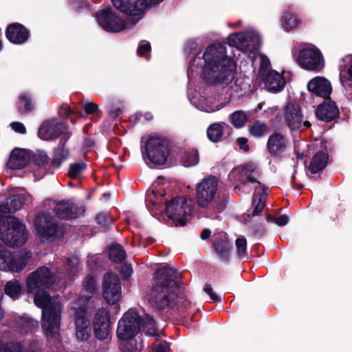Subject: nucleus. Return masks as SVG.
Returning a JSON list of instances; mask_svg holds the SVG:
<instances>
[{
	"label": "nucleus",
	"mask_w": 352,
	"mask_h": 352,
	"mask_svg": "<svg viewBox=\"0 0 352 352\" xmlns=\"http://www.w3.org/2000/svg\"><path fill=\"white\" fill-rule=\"evenodd\" d=\"M178 272L170 267L158 269L154 274L155 284L147 292L149 305L156 311L168 312L177 309L186 316L190 302L178 297L180 285Z\"/></svg>",
	"instance_id": "f257e3e1"
},
{
	"label": "nucleus",
	"mask_w": 352,
	"mask_h": 352,
	"mask_svg": "<svg viewBox=\"0 0 352 352\" xmlns=\"http://www.w3.org/2000/svg\"><path fill=\"white\" fill-rule=\"evenodd\" d=\"M226 53V47L219 43L211 44L206 49L202 56L205 63L203 76L207 83L228 85L234 80L236 74V63Z\"/></svg>",
	"instance_id": "f03ea898"
},
{
	"label": "nucleus",
	"mask_w": 352,
	"mask_h": 352,
	"mask_svg": "<svg viewBox=\"0 0 352 352\" xmlns=\"http://www.w3.org/2000/svg\"><path fill=\"white\" fill-rule=\"evenodd\" d=\"M48 289L35 290L34 302L42 309L41 328L47 342L55 344L60 341V320L63 304L51 298Z\"/></svg>",
	"instance_id": "7ed1b4c3"
},
{
	"label": "nucleus",
	"mask_w": 352,
	"mask_h": 352,
	"mask_svg": "<svg viewBox=\"0 0 352 352\" xmlns=\"http://www.w3.org/2000/svg\"><path fill=\"white\" fill-rule=\"evenodd\" d=\"M218 179L215 176L210 175L204 178L196 186V199L197 205L206 208L207 218L218 219L219 214L227 207L229 195L228 192L218 193Z\"/></svg>",
	"instance_id": "20e7f679"
},
{
	"label": "nucleus",
	"mask_w": 352,
	"mask_h": 352,
	"mask_svg": "<svg viewBox=\"0 0 352 352\" xmlns=\"http://www.w3.org/2000/svg\"><path fill=\"white\" fill-rule=\"evenodd\" d=\"M0 239L10 248L22 246L28 239L25 224L14 216H0Z\"/></svg>",
	"instance_id": "39448f33"
},
{
	"label": "nucleus",
	"mask_w": 352,
	"mask_h": 352,
	"mask_svg": "<svg viewBox=\"0 0 352 352\" xmlns=\"http://www.w3.org/2000/svg\"><path fill=\"white\" fill-rule=\"evenodd\" d=\"M141 150L144 157L154 164L162 165L167 161L171 146L170 142L165 139L150 137L144 144L141 141Z\"/></svg>",
	"instance_id": "423d86ee"
},
{
	"label": "nucleus",
	"mask_w": 352,
	"mask_h": 352,
	"mask_svg": "<svg viewBox=\"0 0 352 352\" xmlns=\"http://www.w3.org/2000/svg\"><path fill=\"white\" fill-rule=\"evenodd\" d=\"M190 201L184 197H175L164 203L167 217L175 226H185L188 217H191L192 206Z\"/></svg>",
	"instance_id": "0eeeda50"
},
{
	"label": "nucleus",
	"mask_w": 352,
	"mask_h": 352,
	"mask_svg": "<svg viewBox=\"0 0 352 352\" xmlns=\"http://www.w3.org/2000/svg\"><path fill=\"white\" fill-rule=\"evenodd\" d=\"M141 330L140 316L135 309H129L120 319L116 334L124 342L137 340L135 336Z\"/></svg>",
	"instance_id": "6e6552de"
},
{
	"label": "nucleus",
	"mask_w": 352,
	"mask_h": 352,
	"mask_svg": "<svg viewBox=\"0 0 352 352\" xmlns=\"http://www.w3.org/2000/svg\"><path fill=\"white\" fill-rule=\"evenodd\" d=\"M34 227L41 238L50 242L63 237L65 233L63 226L60 225L52 216L45 212L36 217Z\"/></svg>",
	"instance_id": "1a4fd4ad"
},
{
	"label": "nucleus",
	"mask_w": 352,
	"mask_h": 352,
	"mask_svg": "<svg viewBox=\"0 0 352 352\" xmlns=\"http://www.w3.org/2000/svg\"><path fill=\"white\" fill-rule=\"evenodd\" d=\"M55 283V274L49 267L41 266L31 272L27 277V292L33 293L38 289H50Z\"/></svg>",
	"instance_id": "9d476101"
},
{
	"label": "nucleus",
	"mask_w": 352,
	"mask_h": 352,
	"mask_svg": "<svg viewBox=\"0 0 352 352\" xmlns=\"http://www.w3.org/2000/svg\"><path fill=\"white\" fill-rule=\"evenodd\" d=\"M164 0H111L113 6L120 12L137 17V21L142 18L145 10L151 6H155Z\"/></svg>",
	"instance_id": "9b49d317"
},
{
	"label": "nucleus",
	"mask_w": 352,
	"mask_h": 352,
	"mask_svg": "<svg viewBox=\"0 0 352 352\" xmlns=\"http://www.w3.org/2000/svg\"><path fill=\"white\" fill-rule=\"evenodd\" d=\"M95 17L100 26L109 32H120L126 27L125 21L110 6L96 12Z\"/></svg>",
	"instance_id": "f8f14e48"
},
{
	"label": "nucleus",
	"mask_w": 352,
	"mask_h": 352,
	"mask_svg": "<svg viewBox=\"0 0 352 352\" xmlns=\"http://www.w3.org/2000/svg\"><path fill=\"white\" fill-rule=\"evenodd\" d=\"M102 296L109 305H117L122 298V284L120 277L113 272L104 274Z\"/></svg>",
	"instance_id": "ddd939ff"
},
{
	"label": "nucleus",
	"mask_w": 352,
	"mask_h": 352,
	"mask_svg": "<svg viewBox=\"0 0 352 352\" xmlns=\"http://www.w3.org/2000/svg\"><path fill=\"white\" fill-rule=\"evenodd\" d=\"M296 61L302 68L308 71L318 72L323 68V56L318 48L303 47L296 56Z\"/></svg>",
	"instance_id": "4468645a"
},
{
	"label": "nucleus",
	"mask_w": 352,
	"mask_h": 352,
	"mask_svg": "<svg viewBox=\"0 0 352 352\" xmlns=\"http://www.w3.org/2000/svg\"><path fill=\"white\" fill-rule=\"evenodd\" d=\"M85 307L79 306L74 309V320L76 329V336L80 341H86L91 336V327L87 318Z\"/></svg>",
	"instance_id": "2eb2a0df"
},
{
	"label": "nucleus",
	"mask_w": 352,
	"mask_h": 352,
	"mask_svg": "<svg viewBox=\"0 0 352 352\" xmlns=\"http://www.w3.org/2000/svg\"><path fill=\"white\" fill-rule=\"evenodd\" d=\"M289 144V140L285 135L274 131L269 136L266 146L272 158L280 160L285 155Z\"/></svg>",
	"instance_id": "dca6fc26"
},
{
	"label": "nucleus",
	"mask_w": 352,
	"mask_h": 352,
	"mask_svg": "<svg viewBox=\"0 0 352 352\" xmlns=\"http://www.w3.org/2000/svg\"><path fill=\"white\" fill-rule=\"evenodd\" d=\"M110 315L107 309H99L93 320V328L96 338L100 341L107 339L110 333Z\"/></svg>",
	"instance_id": "f3484780"
},
{
	"label": "nucleus",
	"mask_w": 352,
	"mask_h": 352,
	"mask_svg": "<svg viewBox=\"0 0 352 352\" xmlns=\"http://www.w3.org/2000/svg\"><path fill=\"white\" fill-rule=\"evenodd\" d=\"M284 120L291 131H298L302 125L303 114L299 103L289 102L283 109Z\"/></svg>",
	"instance_id": "a211bd4d"
},
{
	"label": "nucleus",
	"mask_w": 352,
	"mask_h": 352,
	"mask_svg": "<svg viewBox=\"0 0 352 352\" xmlns=\"http://www.w3.org/2000/svg\"><path fill=\"white\" fill-rule=\"evenodd\" d=\"M56 216L63 220L74 219L85 212L84 207H79L72 200L60 201L56 203L54 209Z\"/></svg>",
	"instance_id": "6ab92c4d"
},
{
	"label": "nucleus",
	"mask_w": 352,
	"mask_h": 352,
	"mask_svg": "<svg viewBox=\"0 0 352 352\" xmlns=\"http://www.w3.org/2000/svg\"><path fill=\"white\" fill-rule=\"evenodd\" d=\"M315 113L318 120L328 123L339 118L340 110L336 102L328 98L318 105Z\"/></svg>",
	"instance_id": "aec40b11"
},
{
	"label": "nucleus",
	"mask_w": 352,
	"mask_h": 352,
	"mask_svg": "<svg viewBox=\"0 0 352 352\" xmlns=\"http://www.w3.org/2000/svg\"><path fill=\"white\" fill-rule=\"evenodd\" d=\"M307 89L314 95L327 99L332 92L330 81L324 77L316 76L311 79L307 85Z\"/></svg>",
	"instance_id": "412c9836"
},
{
	"label": "nucleus",
	"mask_w": 352,
	"mask_h": 352,
	"mask_svg": "<svg viewBox=\"0 0 352 352\" xmlns=\"http://www.w3.org/2000/svg\"><path fill=\"white\" fill-rule=\"evenodd\" d=\"M6 37L10 43L21 45L28 40L30 31L21 23H10L6 28Z\"/></svg>",
	"instance_id": "4be33fe9"
},
{
	"label": "nucleus",
	"mask_w": 352,
	"mask_h": 352,
	"mask_svg": "<svg viewBox=\"0 0 352 352\" xmlns=\"http://www.w3.org/2000/svg\"><path fill=\"white\" fill-rule=\"evenodd\" d=\"M30 162V155L26 150L19 148H14L10 155L7 166L12 170L25 168Z\"/></svg>",
	"instance_id": "5701e85b"
},
{
	"label": "nucleus",
	"mask_w": 352,
	"mask_h": 352,
	"mask_svg": "<svg viewBox=\"0 0 352 352\" xmlns=\"http://www.w3.org/2000/svg\"><path fill=\"white\" fill-rule=\"evenodd\" d=\"M26 201V196L16 194L6 198L0 204V212L3 214L14 213L19 210Z\"/></svg>",
	"instance_id": "b1692460"
},
{
	"label": "nucleus",
	"mask_w": 352,
	"mask_h": 352,
	"mask_svg": "<svg viewBox=\"0 0 352 352\" xmlns=\"http://www.w3.org/2000/svg\"><path fill=\"white\" fill-rule=\"evenodd\" d=\"M212 245L215 253L223 262L226 263L230 260L232 245L226 235L216 236Z\"/></svg>",
	"instance_id": "393cba45"
},
{
	"label": "nucleus",
	"mask_w": 352,
	"mask_h": 352,
	"mask_svg": "<svg viewBox=\"0 0 352 352\" xmlns=\"http://www.w3.org/2000/svg\"><path fill=\"white\" fill-rule=\"evenodd\" d=\"M262 79L266 89L274 93L283 90L286 84L283 76L274 70L269 71Z\"/></svg>",
	"instance_id": "a878e982"
},
{
	"label": "nucleus",
	"mask_w": 352,
	"mask_h": 352,
	"mask_svg": "<svg viewBox=\"0 0 352 352\" xmlns=\"http://www.w3.org/2000/svg\"><path fill=\"white\" fill-rule=\"evenodd\" d=\"M329 155L327 151H319L313 156L309 166L312 174H316L324 169L328 164Z\"/></svg>",
	"instance_id": "bb28decb"
},
{
	"label": "nucleus",
	"mask_w": 352,
	"mask_h": 352,
	"mask_svg": "<svg viewBox=\"0 0 352 352\" xmlns=\"http://www.w3.org/2000/svg\"><path fill=\"white\" fill-rule=\"evenodd\" d=\"M52 140L60 138V145H66L67 142L71 137V133L68 131L66 124L62 122L52 123L51 129Z\"/></svg>",
	"instance_id": "cd10ccee"
},
{
	"label": "nucleus",
	"mask_w": 352,
	"mask_h": 352,
	"mask_svg": "<svg viewBox=\"0 0 352 352\" xmlns=\"http://www.w3.org/2000/svg\"><path fill=\"white\" fill-rule=\"evenodd\" d=\"M30 252H21L19 254L10 256L8 269L12 272H19L27 265L28 259L31 257Z\"/></svg>",
	"instance_id": "c85d7f7f"
},
{
	"label": "nucleus",
	"mask_w": 352,
	"mask_h": 352,
	"mask_svg": "<svg viewBox=\"0 0 352 352\" xmlns=\"http://www.w3.org/2000/svg\"><path fill=\"white\" fill-rule=\"evenodd\" d=\"M69 149L65 148V145L62 146L58 143V146L54 148L51 166L54 168H58L69 158Z\"/></svg>",
	"instance_id": "c756f323"
},
{
	"label": "nucleus",
	"mask_w": 352,
	"mask_h": 352,
	"mask_svg": "<svg viewBox=\"0 0 352 352\" xmlns=\"http://www.w3.org/2000/svg\"><path fill=\"white\" fill-rule=\"evenodd\" d=\"M254 168L252 165L245 164L241 167V171L239 175L237 181L242 185L245 186L247 183L258 184L261 185V182L252 176Z\"/></svg>",
	"instance_id": "7c9ffc66"
},
{
	"label": "nucleus",
	"mask_w": 352,
	"mask_h": 352,
	"mask_svg": "<svg viewBox=\"0 0 352 352\" xmlns=\"http://www.w3.org/2000/svg\"><path fill=\"white\" fill-rule=\"evenodd\" d=\"M242 34L244 38V45L242 47H247L250 50H257L260 47L261 41L257 33L253 31H247L242 32Z\"/></svg>",
	"instance_id": "2f4dec72"
},
{
	"label": "nucleus",
	"mask_w": 352,
	"mask_h": 352,
	"mask_svg": "<svg viewBox=\"0 0 352 352\" xmlns=\"http://www.w3.org/2000/svg\"><path fill=\"white\" fill-rule=\"evenodd\" d=\"M199 152L195 148L185 150L180 156V162L185 167H191L199 163Z\"/></svg>",
	"instance_id": "473e14b6"
},
{
	"label": "nucleus",
	"mask_w": 352,
	"mask_h": 352,
	"mask_svg": "<svg viewBox=\"0 0 352 352\" xmlns=\"http://www.w3.org/2000/svg\"><path fill=\"white\" fill-rule=\"evenodd\" d=\"M17 108L19 113L22 115L30 113L34 108L30 95L27 93L21 94L19 97Z\"/></svg>",
	"instance_id": "72a5a7b5"
},
{
	"label": "nucleus",
	"mask_w": 352,
	"mask_h": 352,
	"mask_svg": "<svg viewBox=\"0 0 352 352\" xmlns=\"http://www.w3.org/2000/svg\"><path fill=\"white\" fill-rule=\"evenodd\" d=\"M141 320V330L145 334L151 336L159 337L157 329L156 328V323L153 317L149 316L148 314L145 317L140 316Z\"/></svg>",
	"instance_id": "f704fd0d"
},
{
	"label": "nucleus",
	"mask_w": 352,
	"mask_h": 352,
	"mask_svg": "<svg viewBox=\"0 0 352 352\" xmlns=\"http://www.w3.org/2000/svg\"><path fill=\"white\" fill-rule=\"evenodd\" d=\"M4 293L13 300L18 299L22 294V287L19 280L12 279L4 286Z\"/></svg>",
	"instance_id": "c9c22d12"
},
{
	"label": "nucleus",
	"mask_w": 352,
	"mask_h": 352,
	"mask_svg": "<svg viewBox=\"0 0 352 352\" xmlns=\"http://www.w3.org/2000/svg\"><path fill=\"white\" fill-rule=\"evenodd\" d=\"M223 126L221 122H215L210 124L207 129V136L212 142H219L222 140Z\"/></svg>",
	"instance_id": "e433bc0d"
},
{
	"label": "nucleus",
	"mask_w": 352,
	"mask_h": 352,
	"mask_svg": "<svg viewBox=\"0 0 352 352\" xmlns=\"http://www.w3.org/2000/svg\"><path fill=\"white\" fill-rule=\"evenodd\" d=\"M270 131V127L263 122L260 120L255 121L250 126L248 132L250 135L256 138H261L265 136Z\"/></svg>",
	"instance_id": "4c0bfd02"
},
{
	"label": "nucleus",
	"mask_w": 352,
	"mask_h": 352,
	"mask_svg": "<svg viewBox=\"0 0 352 352\" xmlns=\"http://www.w3.org/2000/svg\"><path fill=\"white\" fill-rule=\"evenodd\" d=\"M126 252L119 244H113L109 247L108 257L116 263H120L126 258Z\"/></svg>",
	"instance_id": "58836bf2"
},
{
	"label": "nucleus",
	"mask_w": 352,
	"mask_h": 352,
	"mask_svg": "<svg viewBox=\"0 0 352 352\" xmlns=\"http://www.w3.org/2000/svg\"><path fill=\"white\" fill-rule=\"evenodd\" d=\"M229 120L236 129H241L248 122V116L244 111L237 110L230 114Z\"/></svg>",
	"instance_id": "ea45409f"
},
{
	"label": "nucleus",
	"mask_w": 352,
	"mask_h": 352,
	"mask_svg": "<svg viewBox=\"0 0 352 352\" xmlns=\"http://www.w3.org/2000/svg\"><path fill=\"white\" fill-rule=\"evenodd\" d=\"M300 22L298 16L289 11L285 12L282 16L283 25L287 31L296 28Z\"/></svg>",
	"instance_id": "a19ab883"
},
{
	"label": "nucleus",
	"mask_w": 352,
	"mask_h": 352,
	"mask_svg": "<svg viewBox=\"0 0 352 352\" xmlns=\"http://www.w3.org/2000/svg\"><path fill=\"white\" fill-rule=\"evenodd\" d=\"M87 168V164L84 162L71 164L68 168V176L72 179H80Z\"/></svg>",
	"instance_id": "79ce46f5"
},
{
	"label": "nucleus",
	"mask_w": 352,
	"mask_h": 352,
	"mask_svg": "<svg viewBox=\"0 0 352 352\" xmlns=\"http://www.w3.org/2000/svg\"><path fill=\"white\" fill-rule=\"evenodd\" d=\"M144 348L142 340L138 342L137 340L124 342L120 345V352H140Z\"/></svg>",
	"instance_id": "37998d69"
},
{
	"label": "nucleus",
	"mask_w": 352,
	"mask_h": 352,
	"mask_svg": "<svg viewBox=\"0 0 352 352\" xmlns=\"http://www.w3.org/2000/svg\"><path fill=\"white\" fill-rule=\"evenodd\" d=\"M21 331L25 333L36 331L39 327L38 321L32 318L23 317L20 321Z\"/></svg>",
	"instance_id": "c03bdc74"
},
{
	"label": "nucleus",
	"mask_w": 352,
	"mask_h": 352,
	"mask_svg": "<svg viewBox=\"0 0 352 352\" xmlns=\"http://www.w3.org/2000/svg\"><path fill=\"white\" fill-rule=\"evenodd\" d=\"M49 160L50 158L46 152L43 151H38L34 153L32 156V164L38 168H45V167L48 165Z\"/></svg>",
	"instance_id": "a18cd8bd"
},
{
	"label": "nucleus",
	"mask_w": 352,
	"mask_h": 352,
	"mask_svg": "<svg viewBox=\"0 0 352 352\" xmlns=\"http://www.w3.org/2000/svg\"><path fill=\"white\" fill-rule=\"evenodd\" d=\"M237 256L240 259L247 257V241L243 236L239 237L235 241Z\"/></svg>",
	"instance_id": "49530a36"
},
{
	"label": "nucleus",
	"mask_w": 352,
	"mask_h": 352,
	"mask_svg": "<svg viewBox=\"0 0 352 352\" xmlns=\"http://www.w3.org/2000/svg\"><path fill=\"white\" fill-rule=\"evenodd\" d=\"M51 129V122L48 121L43 122L38 129V138L43 140H52Z\"/></svg>",
	"instance_id": "de8ad7c7"
},
{
	"label": "nucleus",
	"mask_w": 352,
	"mask_h": 352,
	"mask_svg": "<svg viewBox=\"0 0 352 352\" xmlns=\"http://www.w3.org/2000/svg\"><path fill=\"white\" fill-rule=\"evenodd\" d=\"M83 287L86 292L91 294H94L98 290L97 282L91 274H87L85 277Z\"/></svg>",
	"instance_id": "09e8293b"
},
{
	"label": "nucleus",
	"mask_w": 352,
	"mask_h": 352,
	"mask_svg": "<svg viewBox=\"0 0 352 352\" xmlns=\"http://www.w3.org/2000/svg\"><path fill=\"white\" fill-rule=\"evenodd\" d=\"M0 352H24V346L19 342H6L0 345Z\"/></svg>",
	"instance_id": "8fccbe9b"
},
{
	"label": "nucleus",
	"mask_w": 352,
	"mask_h": 352,
	"mask_svg": "<svg viewBox=\"0 0 352 352\" xmlns=\"http://www.w3.org/2000/svg\"><path fill=\"white\" fill-rule=\"evenodd\" d=\"M96 221L97 224L104 228L111 226L113 223V220L110 217V215L107 212H100L96 216Z\"/></svg>",
	"instance_id": "3c124183"
},
{
	"label": "nucleus",
	"mask_w": 352,
	"mask_h": 352,
	"mask_svg": "<svg viewBox=\"0 0 352 352\" xmlns=\"http://www.w3.org/2000/svg\"><path fill=\"white\" fill-rule=\"evenodd\" d=\"M155 183L153 184V188L151 190V192L153 195L155 200H151V204L153 206H156L158 209L164 208L163 204L162 202L161 199L165 196L166 193L164 192H160L159 190L154 189L155 188Z\"/></svg>",
	"instance_id": "603ef678"
},
{
	"label": "nucleus",
	"mask_w": 352,
	"mask_h": 352,
	"mask_svg": "<svg viewBox=\"0 0 352 352\" xmlns=\"http://www.w3.org/2000/svg\"><path fill=\"white\" fill-rule=\"evenodd\" d=\"M83 110L87 115L94 114L98 118L102 116V111L99 109L98 105L93 102H88L84 104Z\"/></svg>",
	"instance_id": "864d4df0"
},
{
	"label": "nucleus",
	"mask_w": 352,
	"mask_h": 352,
	"mask_svg": "<svg viewBox=\"0 0 352 352\" xmlns=\"http://www.w3.org/2000/svg\"><path fill=\"white\" fill-rule=\"evenodd\" d=\"M228 44L230 46L239 47L240 45H244L242 32L231 34L228 36Z\"/></svg>",
	"instance_id": "5fc2aeb1"
},
{
	"label": "nucleus",
	"mask_w": 352,
	"mask_h": 352,
	"mask_svg": "<svg viewBox=\"0 0 352 352\" xmlns=\"http://www.w3.org/2000/svg\"><path fill=\"white\" fill-rule=\"evenodd\" d=\"M80 264L79 259L76 256L68 257L66 262V268L72 276H74L78 271Z\"/></svg>",
	"instance_id": "6e6d98bb"
},
{
	"label": "nucleus",
	"mask_w": 352,
	"mask_h": 352,
	"mask_svg": "<svg viewBox=\"0 0 352 352\" xmlns=\"http://www.w3.org/2000/svg\"><path fill=\"white\" fill-rule=\"evenodd\" d=\"M152 352H169L170 345L166 340H156L151 345Z\"/></svg>",
	"instance_id": "4d7b16f0"
},
{
	"label": "nucleus",
	"mask_w": 352,
	"mask_h": 352,
	"mask_svg": "<svg viewBox=\"0 0 352 352\" xmlns=\"http://www.w3.org/2000/svg\"><path fill=\"white\" fill-rule=\"evenodd\" d=\"M120 273L122 279L127 280L133 273V268L131 265L128 263L122 264L120 267Z\"/></svg>",
	"instance_id": "13d9d810"
},
{
	"label": "nucleus",
	"mask_w": 352,
	"mask_h": 352,
	"mask_svg": "<svg viewBox=\"0 0 352 352\" xmlns=\"http://www.w3.org/2000/svg\"><path fill=\"white\" fill-rule=\"evenodd\" d=\"M265 206V201L261 197H259L257 204L254 206V210L251 214H248L249 217H253L258 215L263 210Z\"/></svg>",
	"instance_id": "bf43d9fd"
},
{
	"label": "nucleus",
	"mask_w": 352,
	"mask_h": 352,
	"mask_svg": "<svg viewBox=\"0 0 352 352\" xmlns=\"http://www.w3.org/2000/svg\"><path fill=\"white\" fill-rule=\"evenodd\" d=\"M10 256L11 253L8 250L5 251V254L0 255V270H6L8 269Z\"/></svg>",
	"instance_id": "052dcab7"
},
{
	"label": "nucleus",
	"mask_w": 352,
	"mask_h": 352,
	"mask_svg": "<svg viewBox=\"0 0 352 352\" xmlns=\"http://www.w3.org/2000/svg\"><path fill=\"white\" fill-rule=\"evenodd\" d=\"M204 290L207 294L209 295L210 299L213 302H220L221 301V298L213 292L210 285L206 284L204 287Z\"/></svg>",
	"instance_id": "680f3d73"
},
{
	"label": "nucleus",
	"mask_w": 352,
	"mask_h": 352,
	"mask_svg": "<svg viewBox=\"0 0 352 352\" xmlns=\"http://www.w3.org/2000/svg\"><path fill=\"white\" fill-rule=\"evenodd\" d=\"M346 65H340V72L345 71L350 77H352V56H349Z\"/></svg>",
	"instance_id": "e2e57ef3"
},
{
	"label": "nucleus",
	"mask_w": 352,
	"mask_h": 352,
	"mask_svg": "<svg viewBox=\"0 0 352 352\" xmlns=\"http://www.w3.org/2000/svg\"><path fill=\"white\" fill-rule=\"evenodd\" d=\"M248 140L247 138L240 137L236 139V144L239 146V149L248 152L250 149L248 145Z\"/></svg>",
	"instance_id": "0e129e2a"
},
{
	"label": "nucleus",
	"mask_w": 352,
	"mask_h": 352,
	"mask_svg": "<svg viewBox=\"0 0 352 352\" xmlns=\"http://www.w3.org/2000/svg\"><path fill=\"white\" fill-rule=\"evenodd\" d=\"M151 50V46L149 43L140 45L137 50V54L139 56H144Z\"/></svg>",
	"instance_id": "69168bd1"
},
{
	"label": "nucleus",
	"mask_w": 352,
	"mask_h": 352,
	"mask_svg": "<svg viewBox=\"0 0 352 352\" xmlns=\"http://www.w3.org/2000/svg\"><path fill=\"white\" fill-rule=\"evenodd\" d=\"M12 129L16 133L24 134L26 133V129L24 124L19 122H13L11 123Z\"/></svg>",
	"instance_id": "338daca9"
},
{
	"label": "nucleus",
	"mask_w": 352,
	"mask_h": 352,
	"mask_svg": "<svg viewBox=\"0 0 352 352\" xmlns=\"http://www.w3.org/2000/svg\"><path fill=\"white\" fill-rule=\"evenodd\" d=\"M96 352H108L109 350V341H100L98 344H96Z\"/></svg>",
	"instance_id": "774afa93"
}]
</instances>
